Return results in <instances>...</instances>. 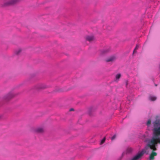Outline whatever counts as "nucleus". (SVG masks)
<instances>
[{
	"label": "nucleus",
	"mask_w": 160,
	"mask_h": 160,
	"mask_svg": "<svg viewBox=\"0 0 160 160\" xmlns=\"http://www.w3.org/2000/svg\"><path fill=\"white\" fill-rule=\"evenodd\" d=\"M153 135L151 139H147L145 142H147L145 147L146 150L149 148L152 151L150 155V160H153L154 156H156L157 153L154 151L157 150L156 146L158 143L160 144V122L159 120H156L153 122Z\"/></svg>",
	"instance_id": "nucleus-1"
},
{
	"label": "nucleus",
	"mask_w": 160,
	"mask_h": 160,
	"mask_svg": "<svg viewBox=\"0 0 160 160\" xmlns=\"http://www.w3.org/2000/svg\"><path fill=\"white\" fill-rule=\"evenodd\" d=\"M19 0H9L5 1L4 3V6H7L13 5L16 3Z\"/></svg>",
	"instance_id": "nucleus-2"
},
{
	"label": "nucleus",
	"mask_w": 160,
	"mask_h": 160,
	"mask_svg": "<svg viewBox=\"0 0 160 160\" xmlns=\"http://www.w3.org/2000/svg\"><path fill=\"white\" fill-rule=\"evenodd\" d=\"M116 59V58L114 56H112L107 59L106 60V62H112L114 61Z\"/></svg>",
	"instance_id": "nucleus-3"
},
{
	"label": "nucleus",
	"mask_w": 160,
	"mask_h": 160,
	"mask_svg": "<svg viewBox=\"0 0 160 160\" xmlns=\"http://www.w3.org/2000/svg\"><path fill=\"white\" fill-rule=\"evenodd\" d=\"M44 131V129L42 128H38L36 129V132L38 133H42Z\"/></svg>",
	"instance_id": "nucleus-4"
},
{
	"label": "nucleus",
	"mask_w": 160,
	"mask_h": 160,
	"mask_svg": "<svg viewBox=\"0 0 160 160\" xmlns=\"http://www.w3.org/2000/svg\"><path fill=\"white\" fill-rule=\"evenodd\" d=\"M87 40L91 42L93 41L94 39V38L92 36H88L86 37Z\"/></svg>",
	"instance_id": "nucleus-5"
},
{
	"label": "nucleus",
	"mask_w": 160,
	"mask_h": 160,
	"mask_svg": "<svg viewBox=\"0 0 160 160\" xmlns=\"http://www.w3.org/2000/svg\"><path fill=\"white\" fill-rule=\"evenodd\" d=\"M13 97V95L11 94H9L5 97V98L7 99H9Z\"/></svg>",
	"instance_id": "nucleus-6"
},
{
	"label": "nucleus",
	"mask_w": 160,
	"mask_h": 160,
	"mask_svg": "<svg viewBox=\"0 0 160 160\" xmlns=\"http://www.w3.org/2000/svg\"><path fill=\"white\" fill-rule=\"evenodd\" d=\"M149 99L151 101H154L156 99V98L154 96H150L149 97Z\"/></svg>",
	"instance_id": "nucleus-7"
},
{
	"label": "nucleus",
	"mask_w": 160,
	"mask_h": 160,
	"mask_svg": "<svg viewBox=\"0 0 160 160\" xmlns=\"http://www.w3.org/2000/svg\"><path fill=\"white\" fill-rule=\"evenodd\" d=\"M21 49L19 48L15 51V53L17 55H18L21 52Z\"/></svg>",
	"instance_id": "nucleus-8"
},
{
	"label": "nucleus",
	"mask_w": 160,
	"mask_h": 160,
	"mask_svg": "<svg viewBox=\"0 0 160 160\" xmlns=\"http://www.w3.org/2000/svg\"><path fill=\"white\" fill-rule=\"evenodd\" d=\"M138 48H139V45H137L136 46V47H135V49H134V50L133 51V53H135L136 52V51L138 49Z\"/></svg>",
	"instance_id": "nucleus-9"
},
{
	"label": "nucleus",
	"mask_w": 160,
	"mask_h": 160,
	"mask_svg": "<svg viewBox=\"0 0 160 160\" xmlns=\"http://www.w3.org/2000/svg\"><path fill=\"white\" fill-rule=\"evenodd\" d=\"M121 76V75L119 73L117 74L116 76V79H119L120 78Z\"/></svg>",
	"instance_id": "nucleus-10"
},
{
	"label": "nucleus",
	"mask_w": 160,
	"mask_h": 160,
	"mask_svg": "<svg viewBox=\"0 0 160 160\" xmlns=\"http://www.w3.org/2000/svg\"><path fill=\"white\" fill-rule=\"evenodd\" d=\"M105 138L104 137L101 141V144H102L104 143L105 141Z\"/></svg>",
	"instance_id": "nucleus-11"
},
{
	"label": "nucleus",
	"mask_w": 160,
	"mask_h": 160,
	"mask_svg": "<svg viewBox=\"0 0 160 160\" xmlns=\"http://www.w3.org/2000/svg\"><path fill=\"white\" fill-rule=\"evenodd\" d=\"M151 121L150 120H149L147 122V125L148 126H149L151 124Z\"/></svg>",
	"instance_id": "nucleus-12"
},
{
	"label": "nucleus",
	"mask_w": 160,
	"mask_h": 160,
	"mask_svg": "<svg viewBox=\"0 0 160 160\" xmlns=\"http://www.w3.org/2000/svg\"><path fill=\"white\" fill-rule=\"evenodd\" d=\"M116 135H114L112 138V140H114L116 138Z\"/></svg>",
	"instance_id": "nucleus-13"
},
{
	"label": "nucleus",
	"mask_w": 160,
	"mask_h": 160,
	"mask_svg": "<svg viewBox=\"0 0 160 160\" xmlns=\"http://www.w3.org/2000/svg\"><path fill=\"white\" fill-rule=\"evenodd\" d=\"M73 110H74V109H73V108H71V109H70V110H69V111H73Z\"/></svg>",
	"instance_id": "nucleus-14"
},
{
	"label": "nucleus",
	"mask_w": 160,
	"mask_h": 160,
	"mask_svg": "<svg viewBox=\"0 0 160 160\" xmlns=\"http://www.w3.org/2000/svg\"><path fill=\"white\" fill-rule=\"evenodd\" d=\"M126 85L127 86L128 84V82L127 81H126Z\"/></svg>",
	"instance_id": "nucleus-15"
}]
</instances>
